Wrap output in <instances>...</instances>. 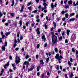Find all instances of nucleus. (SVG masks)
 <instances>
[{
    "label": "nucleus",
    "instance_id": "obj_28",
    "mask_svg": "<svg viewBox=\"0 0 78 78\" xmlns=\"http://www.w3.org/2000/svg\"><path fill=\"white\" fill-rule=\"evenodd\" d=\"M72 51L73 53H75V49L74 48H73L72 49Z\"/></svg>",
    "mask_w": 78,
    "mask_h": 78
},
{
    "label": "nucleus",
    "instance_id": "obj_39",
    "mask_svg": "<svg viewBox=\"0 0 78 78\" xmlns=\"http://www.w3.org/2000/svg\"><path fill=\"white\" fill-rule=\"evenodd\" d=\"M16 43H14L13 44V47L14 48H16Z\"/></svg>",
    "mask_w": 78,
    "mask_h": 78
},
{
    "label": "nucleus",
    "instance_id": "obj_35",
    "mask_svg": "<svg viewBox=\"0 0 78 78\" xmlns=\"http://www.w3.org/2000/svg\"><path fill=\"white\" fill-rule=\"evenodd\" d=\"M3 14H2L1 12H0V18H1Z\"/></svg>",
    "mask_w": 78,
    "mask_h": 78
},
{
    "label": "nucleus",
    "instance_id": "obj_48",
    "mask_svg": "<svg viewBox=\"0 0 78 78\" xmlns=\"http://www.w3.org/2000/svg\"><path fill=\"white\" fill-rule=\"evenodd\" d=\"M46 9L45 8V7L44 8H43L41 10V11H44V9Z\"/></svg>",
    "mask_w": 78,
    "mask_h": 78
},
{
    "label": "nucleus",
    "instance_id": "obj_31",
    "mask_svg": "<svg viewBox=\"0 0 78 78\" xmlns=\"http://www.w3.org/2000/svg\"><path fill=\"white\" fill-rule=\"evenodd\" d=\"M66 18H69V16H68V14L66 13L65 15Z\"/></svg>",
    "mask_w": 78,
    "mask_h": 78
},
{
    "label": "nucleus",
    "instance_id": "obj_42",
    "mask_svg": "<svg viewBox=\"0 0 78 78\" xmlns=\"http://www.w3.org/2000/svg\"><path fill=\"white\" fill-rule=\"evenodd\" d=\"M39 75H40V72H38L37 73V76H39Z\"/></svg>",
    "mask_w": 78,
    "mask_h": 78
},
{
    "label": "nucleus",
    "instance_id": "obj_21",
    "mask_svg": "<svg viewBox=\"0 0 78 78\" xmlns=\"http://www.w3.org/2000/svg\"><path fill=\"white\" fill-rule=\"evenodd\" d=\"M70 30H67V32H66V33H67V34L68 36H69V33H70Z\"/></svg>",
    "mask_w": 78,
    "mask_h": 78
},
{
    "label": "nucleus",
    "instance_id": "obj_63",
    "mask_svg": "<svg viewBox=\"0 0 78 78\" xmlns=\"http://www.w3.org/2000/svg\"><path fill=\"white\" fill-rule=\"evenodd\" d=\"M28 9H29V10H31V9L32 8L31 7H28Z\"/></svg>",
    "mask_w": 78,
    "mask_h": 78
},
{
    "label": "nucleus",
    "instance_id": "obj_4",
    "mask_svg": "<svg viewBox=\"0 0 78 78\" xmlns=\"http://www.w3.org/2000/svg\"><path fill=\"white\" fill-rule=\"evenodd\" d=\"M40 29L39 28H38L37 29L36 31H37V34H41V32L39 31Z\"/></svg>",
    "mask_w": 78,
    "mask_h": 78
},
{
    "label": "nucleus",
    "instance_id": "obj_6",
    "mask_svg": "<svg viewBox=\"0 0 78 78\" xmlns=\"http://www.w3.org/2000/svg\"><path fill=\"white\" fill-rule=\"evenodd\" d=\"M9 62H8L7 63V64H5V65L4 66V68L5 69H6V66H9Z\"/></svg>",
    "mask_w": 78,
    "mask_h": 78
},
{
    "label": "nucleus",
    "instance_id": "obj_26",
    "mask_svg": "<svg viewBox=\"0 0 78 78\" xmlns=\"http://www.w3.org/2000/svg\"><path fill=\"white\" fill-rule=\"evenodd\" d=\"M70 78H72V77L73 76V73H71L70 75Z\"/></svg>",
    "mask_w": 78,
    "mask_h": 78
},
{
    "label": "nucleus",
    "instance_id": "obj_46",
    "mask_svg": "<svg viewBox=\"0 0 78 78\" xmlns=\"http://www.w3.org/2000/svg\"><path fill=\"white\" fill-rule=\"evenodd\" d=\"M29 23V22H27L26 23V26H28V24Z\"/></svg>",
    "mask_w": 78,
    "mask_h": 78
},
{
    "label": "nucleus",
    "instance_id": "obj_10",
    "mask_svg": "<svg viewBox=\"0 0 78 78\" xmlns=\"http://www.w3.org/2000/svg\"><path fill=\"white\" fill-rule=\"evenodd\" d=\"M29 64V62H28V61H26L23 63V64H25L27 66H28Z\"/></svg>",
    "mask_w": 78,
    "mask_h": 78
},
{
    "label": "nucleus",
    "instance_id": "obj_38",
    "mask_svg": "<svg viewBox=\"0 0 78 78\" xmlns=\"http://www.w3.org/2000/svg\"><path fill=\"white\" fill-rule=\"evenodd\" d=\"M5 44L4 45V47H6L7 46V42H5Z\"/></svg>",
    "mask_w": 78,
    "mask_h": 78
},
{
    "label": "nucleus",
    "instance_id": "obj_1",
    "mask_svg": "<svg viewBox=\"0 0 78 78\" xmlns=\"http://www.w3.org/2000/svg\"><path fill=\"white\" fill-rule=\"evenodd\" d=\"M51 38L53 44L57 43V37L56 35L52 36Z\"/></svg>",
    "mask_w": 78,
    "mask_h": 78
},
{
    "label": "nucleus",
    "instance_id": "obj_22",
    "mask_svg": "<svg viewBox=\"0 0 78 78\" xmlns=\"http://www.w3.org/2000/svg\"><path fill=\"white\" fill-rule=\"evenodd\" d=\"M68 63L69 66H71V63L70 62V61H68Z\"/></svg>",
    "mask_w": 78,
    "mask_h": 78
},
{
    "label": "nucleus",
    "instance_id": "obj_51",
    "mask_svg": "<svg viewBox=\"0 0 78 78\" xmlns=\"http://www.w3.org/2000/svg\"><path fill=\"white\" fill-rule=\"evenodd\" d=\"M16 69H17V68H16V67H14L13 68V70H16Z\"/></svg>",
    "mask_w": 78,
    "mask_h": 78
},
{
    "label": "nucleus",
    "instance_id": "obj_29",
    "mask_svg": "<svg viewBox=\"0 0 78 78\" xmlns=\"http://www.w3.org/2000/svg\"><path fill=\"white\" fill-rule=\"evenodd\" d=\"M75 15V13H73L70 14V17H72V16H74Z\"/></svg>",
    "mask_w": 78,
    "mask_h": 78
},
{
    "label": "nucleus",
    "instance_id": "obj_11",
    "mask_svg": "<svg viewBox=\"0 0 78 78\" xmlns=\"http://www.w3.org/2000/svg\"><path fill=\"white\" fill-rule=\"evenodd\" d=\"M75 19L74 18H72L69 20V22H73Z\"/></svg>",
    "mask_w": 78,
    "mask_h": 78
},
{
    "label": "nucleus",
    "instance_id": "obj_36",
    "mask_svg": "<svg viewBox=\"0 0 78 78\" xmlns=\"http://www.w3.org/2000/svg\"><path fill=\"white\" fill-rule=\"evenodd\" d=\"M41 78H44V74H43L41 75Z\"/></svg>",
    "mask_w": 78,
    "mask_h": 78
},
{
    "label": "nucleus",
    "instance_id": "obj_3",
    "mask_svg": "<svg viewBox=\"0 0 78 78\" xmlns=\"http://www.w3.org/2000/svg\"><path fill=\"white\" fill-rule=\"evenodd\" d=\"M20 57L18 56L16 57L15 61L16 64H18V63L20 62Z\"/></svg>",
    "mask_w": 78,
    "mask_h": 78
},
{
    "label": "nucleus",
    "instance_id": "obj_7",
    "mask_svg": "<svg viewBox=\"0 0 78 78\" xmlns=\"http://www.w3.org/2000/svg\"><path fill=\"white\" fill-rule=\"evenodd\" d=\"M42 39L44 40V42H45V41H46V38L45 37V35H43L42 37Z\"/></svg>",
    "mask_w": 78,
    "mask_h": 78
},
{
    "label": "nucleus",
    "instance_id": "obj_37",
    "mask_svg": "<svg viewBox=\"0 0 78 78\" xmlns=\"http://www.w3.org/2000/svg\"><path fill=\"white\" fill-rule=\"evenodd\" d=\"M13 24L14 25V27H16V26H17V23H14Z\"/></svg>",
    "mask_w": 78,
    "mask_h": 78
},
{
    "label": "nucleus",
    "instance_id": "obj_45",
    "mask_svg": "<svg viewBox=\"0 0 78 78\" xmlns=\"http://www.w3.org/2000/svg\"><path fill=\"white\" fill-rule=\"evenodd\" d=\"M70 62H73V59H72V58H70Z\"/></svg>",
    "mask_w": 78,
    "mask_h": 78
},
{
    "label": "nucleus",
    "instance_id": "obj_14",
    "mask_svg": "<svg viewBox=\"0 0 78 78\" xmlns=\"http://www.w3.org/2000/svg\"><path fill=\"white\" fill-rule=\"evenodd\" d=\"M51 7L52 9H53V8H54V5H53V3H52L51 4Z\"/></svg>",
    "mask_w": 78,
    "mask_h": 78
},
{
    "label": "nucleus",
    "instance_id": "obj_24",
    "mask_svg": "<svg viewBox=\"0 0 78 78\" xmlns=\"http://www.w3.org/2000/svg\"><path fill=\"white\" fill-rule=\"evenodd\" d=\"M55 51L56 53H58V50L57 48H55Z\"/></svg>",
    "mask_w": 78,
    "mask_h": 78
},
{
    "label": "nucleus",
    "instance_id": "obj_32",
    "mask_svg": "<svg viewBox=\"0 0 78 78\" xmlns=\"http://www.w3.org/2000/svg\"><path fill=\"white\" fill-rule=\"evenodd\" d=\"M58 39H59V41H61V40H62V37H60Z\"/></svg>",
    "mask_w": 78,
    "mask_h": 78
},
{
    "label": "nucleus",
    "instance_id": "obj_30",
    "mask_svg": "<svg viewBox=\"0 0 78 78\" xmlns=\"http://www.w3.org/2000/svg\"><path fill=\"white\" fill-rule=\"evenodd\" d=\"M17 36L18 37H19V35L20 34V32H18L17 33Z\"/></svg>",
    "mask_w": 78,
    "mask_h": 78
},
{
    "label": "nucleus",
    "instance_id": "obj_40",
    "mask_svg": "<svg viewBox=\"0 0 78 78\" xmlns=\"http://www.w3.org/2000/svg\"><path fill=\"white\" fill-rule=\"evenodd\" d=\"M61 29H59L58 30V33H60V32H61Z\"/></svg>",
    "mask_w": 78,
    "mask_h": 78
},
{
    "label": "nucleus",
    "instance_id": "obj_2",
    "mask_svg": "<svg viewBox=\"0 0 78 78\" xmlns=\"http://www.w3.org/2000/svg\"><path fill=\"white\" fill-rule=\"evenodd\" d=\"M55 58H56V59H58L59 63H61V62L60 61H61V58H60L59 57V54L56 55L55 56Z\"/></svg>",
    "mask_w": 78,
    "mask_h": 78
},
{
    "label": "nucleus",
    "instance_id": "obj_64",
    "mask_svg": "<svg viewBox=\"0 0 78 78\" xmlns=\"http://www.w3.org/2000/svg\"><path fill=\"white\" fill-rule=\"evenodd\" d=\"M52 36H55V35H54V32H52L51 33Z\"/></svg>",
    "mask_w": 78,
    "mask_h": 78
},
{
    "label": "nucleus",
    "instance_id": "obj_54",
    "mask_svg": "<svg viewBox=\"0 0 78 78\" xmlns=\"http://www.w3.org/2000/svg\"><path fill=\"white\" fill-rule=\"evenodd\" d=\"M40 53H41L42 55L44 54V51H40Z\"/></svg>",
    "mask_w": 78,
    "mask_h": 78
},
{
    "label": "nucleus",
    "instance_id": "obj_27",
    "mask_svg": "<svg viewBox=\"0 0 78 78\" xmlns=\"http://www.w3.org/2000/svg\"><path fill=\"white\" fill-rule=\"evenodd\" d=\"M31 3H32L31 2V1L29 3H28L27 4V6H30V5L31 4Z\"/></svg>",
    "mask_w": 78,
    "mask_h": 78
},
{
    "label": "nucleus",
    "instance_id": "obj_62",
    "mask_svg": "<svg viewBox=\"0 0 78 78\" xmlns=\"http://www.w3.org/2000/svg\"><path fill=\"white\" fill-rule=\"evenodd\" d=\"M67 2V0H66L65 1H64V3L65 4H66Z\"/></svg>",
    "mask_w": 78,
    "mask_h": 78
},
{
    "label": "nucleus",
    "instance_id": "obj_16",
    "mask_svg": "<svg viewBox=\"0 0 78 78\" xmlns=\"http://www.w3.org/2000/svg\"><path fill=\"white\" fill-rule=\"evenodd\" d=\"M14 13H10V16H12V17H14Z\"/></svg>",
    "mask_w": 78,
    "mask_h": 78
},
{
    "label": "nucleus",
    "instance_id": "obj_23",
    "mask_svg": "<svg viewBox=\"0 0 78 78\" xmlns=\"http://www.w3.org/2000/svg\"><path fill=\"white\" fill-rule=\"evenodd\" d=\"M19 23L20 24V27H21L22 26V20H20V21Z\"/></svg>",
    "mask_w": 78,
    "mask_h": 78
},
{
    "label": "nucleus",
    "instance_id": "obj_47",
    "mask_svg": "<svg viewBox=\"0 0 78 78\" xmlns=\"http://www.w3.org/2000/svg\"><path fill=\"white\" fill-rule=\"evenodd\" d=\"M29 58V56L28 55H27L26 56V59H28V58Z\"/></svg>",
    "mask_w": 78,
    "mask_h": 78
},
{
    "label": "nucleus",
    "instance_id": "obj_5",
    "mask_svg": "<svg viewBox=\"0 0 78 78\" xmlns=\"http://www.w3.org/2000/svg\"><path fill=\"white\" fill-rule=\"evenodd\" d=\"M34 66H33L32 68H30L28 70V72H30V71H32V70H33L34 69Z\"/></svg>",
    "mask_w": 78,
    "mask_h": 78
},
{
    "label": "nucleus",
    "instance_id": "obj_57",
    "mask_svg": "<svg viewBox=\"0 0 78 78\" xmlns=\"http://www.w3.org/2000/svg\"><path fill=\"white\" fill-rule=\"evenodd\" d=\"M9 71L10 72H13V70L11 69H10L9 70Z\"/></svg>",
    "mask_w": 78,
    "mask_h": 78
},
{
    "label": "nucleus",
    "instance_id": "obj_13",
    "mask_svg": "<svg viewBox=\"0 0 78 78\" xmlns=\"http://www.w3.org/2000/svg\"><path fill=\"white\" fill-rule=\"evenodd\" d=\"M43 5L44 6V7H45V9H46V6H47V4L46 3L44 2V3L43 4Z\"/></svg>",
    "mask_w": 78,
    "mask_h": 78
},
{
    "label": "nucleus",
    "instance_id": "obj_8",
    "mask_svg": "<svg viewBox=\"0 0 78 78\" xmlns=\"http://www.w3.org/2000/svg\"><path fill=\"white\" fill-rule=\"evenodd\" d=\"M24 5H23L21 7V10L20 11V12H23V9H24Z\"/></svg>",
    "mask_w": 78,
    "mask_h": 78
},
{
    "label": "nucleus",
    "instance_id": "obj_19",
    "mask_svg": "<svg viewBox=\"0 0 78 78\" xmlns=\"http://www.w3.org/2000/svg\"><path fill=\"white\" fill-rule=\"evenodd\" d=\"M14 5V0H12V3L11 4L12 6H13Z\"/></svg>",
    "mask_w": 78,
    "mask_h": 78
},
{
    "label": "nucleus",
    "instance_id": "obj_60",
    "mask_svg": "<svg viewBox=\"0 0 78 78\" xmlns=\"http://www.w3.org/2000/svg\"><path fill=\"white\" fill-rule=\"evenodd\" d=\"M2 39H3L4 38H5V35H2Z\"/></svg>",
    "mask_w": 78,
    "mask_h": 78
},
{
    "label": "nucleus",
    "instance_id": "obj_61",
    "mask_svg": "<svg viewBox=\"0 0 78 78\" xmlns=\"http://www.w3.org/2000/svg\"><path fill=\"white\" fill-rule=\"evenodd\" d=\"M1 35L3 36V32L2 31H1Z\"/></svg>",
    "mask_w": 78,
    "mask_h": 78
},
{
    "label": "nucleus",
    "instance_id": "obj_53",
    "mask_svg": "<svg viewBox=\"0 0 78 78\" xmlns=\"http://www.w3.org/2000/svg\"><path fill=\"white\" fill-rule=\"evenodd\" d=\"M65 78H67V74H65Z\"/></svg>",
    "mask_w": 78,
    "mask_h": 78
},
{
    "label": "nucleus",
    "instance_id": "obj_44",
    "mask_svg": "<svg viewBox=\"0 0 78 78\" xmlns=\"http://www.w3.org/2000/svg\"><path fill=\"white\" fill-rule=\"evenodd\" d=\"M47 43H46L45 44H44V47H47Z\"/></svg>",
    "mask_w": 78,
    "mask_h": 78
},
{
    "label": "nucleus",
    "instance_id": "obj_17",
    "mask_svg": "<svg viewBox=\"0 0 78 78\" xmlns=\"http://www.w3.org/2000/svg\"><path fill=\"white\" fill-rule=\"evenodd\" d=\"M11 33L10 32H8L7 33H5L6 36H8V35H9V34Z\"/></svg>",
    "mask_w": 78,
    "mask_h": 78
},
{
    "label": "nucleus",
    "instance_id": "obj_41",
    "mask_svg": "<svg viewBox=\"0 0 78 78\" xmlns=\"http://www.w3.org/2000/svg\"><path fill=\"white\" fill-rule=\"evenodd\" d=\"M36 19H39V16H38L37 15L36 16Z\"/></svg>",
    "mask_w": 78,
    "mask_h": 78
},
{
    "label": "nucleus",
    "instance_id": "obj_55",
    "mask_svg": "<svg viewBox=\"0 0 78 78\" xmlns=\"http://www.w3.org/2000/svg\"><path fill=\"white\" fill-rule=\"evenodd\" d=\"M5 25L6 26H8V25H9V24L8 23H6Z\"/></svg>",
    "mask_w": 78,
    "mask_h": 78
},
{
    "label": "nucleus",
    "instance_id": "obj_33",
    "mask_svg": "<svg viewBox=\"0 0 78 78\" xmlns=\"http://www.w3.org/2000/svg\"><path fill=\"white\" fill-rule=\"evenodd\" d=\"M50 58H49V57H48V58H47L46 59V62H48V61H49V59Z\"/></svg>",
    "mask_w": 78,
    "mask_h": 78
},
{
    "label": "nucleus",
    "instance_id": "obj_18",
    "mask_svg": "<svg viewBox=\"0 0 78 78\" xmlns=\"http://www.w3.org/2000/svg\"><path fill=\"white\" fill-rule=\"evenodd\" d=\"M40 68H41V66H38L37 67V70L38 72L39 70V69H40Z\"/></svg>",
    "mask_w": 78,
    "mask_h": 78
},
{
    "label": "nucleus",
    "instance_id": "obj_25",
    "mask_svg": "<svg viewBox=\"0 0 78 78\" xmlns=\"http://www.w3.org/2000/svg\"><path fill=\"white\" fill-rule=\"evenodd\" d=\"M69 8V5H66L65 7V9H68V8Z\"/></svg>",
    "mask_w": 78,
    "mask_h": 78
},
{
    "label": "nucleus",
    "instance_id": "obj_9",
    "mask_svg": "<svg viewBox=\"0 0 78 78\" xmlns=\"http://www.w3.org/2000/svg\"><path fill=\"white\" fill-rule=\"evenodd\" d=\"M1 48L2 51H5V49H6V48L5 46H3Z\"/></svg>",
    "mask_w": 78,
    "mask_h": 78
},
{
    "label": "nucleus",
    "instance_id": "obj_34",
    "mask_svg": "<svg viewBox=\"0 0 78 78\" xmlns=\"http://www.w3.org/2000/svg\"><path fill=\"white\" fill-rule=\"evenodd\" d=\"M40 47V45H39V44H38L37 46V48H39Z\"/></svg>",
    "mask_w": 78,
    "mask_h": 78
},
{
    "label": "nucleus",
    "instance_id": "obj_12",
    "mask_svg": "<svg viewBox=\"0 0 78 78\" xmlns=\"http://www.w3.org/2000/svg\"><path fill=\"white\" fill-rule=\"evenodd\" d=\"M68 4H69V5H72V1L70 0L68 1Z\"/></svg>",
    "mask_w": 78,
    "mask_h": 78
},
{
    "label": "nucleus",
    "instance_id": "obj_58",
    "mask_svg": "<svg viewBox=\"0 0 78 78\" xmlns=\"http://www.w3.org/2000/svg\"><path fill=\"white\" fill-rule=\"evenodd\" d=\"M36 22H40V20L39 19H37V20H36Z\"/></svg>",
    "mask_w": 78,
    "mask_h": 78
},
{
    "label": "nucleus",
    "instance_id": "obj_43",
    "mask_svg": "<svg viewBox=\"0 0 78 78\" xmlns=\"http://www.w3.org/2000/svg\"><path fill=\"white\" fill-rule=\"evenodd\" d=\"M23 39V36H20V41H22Z\"/></svg>",
    "mask_w": 78,
    "mask_h": 78
},
{
    "label": "nucleus",
    "instance_id": "obj_59",
    "mask_svg": "<svg viewBox=\"0 0 78 78\" xmlns=\"http://www.w3.org/2000/svg\"><path fill=\"white\" fill-rule=\"evenodd\" d=\"M9 24V23H11V20H9L8 21V22H7Z\"/></svg>",
    "mask_w": 78,
    "mask_h": 78
},
{
    "label": "nucleus",
    "instance_id": "obj_52",
    "mask_svg": "<svg viewBox=\"0 0 78 78\" xmlns=\"http://www.w3.org/2000/svg\"><path fill=\"white\" fill-rule=\"evenodd\" d=\"M64 12H65L64 11H62L61 13L62 14H64Z\"/></svg>",
    "mask_w": 78,
    "mask_h": 78
},
{
    "label": "nucleus",
    "instance_id": "obj_50",
    "mask_svg": "<svg viewBox=\"0 0 78 78\" xmlns=\"http://www.w3.org/2000/svg\"><path fill=\"white\" fill-rule=\"evenodd\" d=\"M37 11H38L37 10H35V11H34L33 12H34V13H36V12H37Z\"/></svg>",
    "mask_w": 78,
    "mask_h": 78
},
{
    "label": "nucleus",
    "instance_id": "obj_15",
    "mask_svg": "<svg viewBox=\"0 0 78 78\" xmlns=\"http://www.w3.org/2000/svg\"><path fill=\"white\" fill-rule=\"evenodd\" d=\"M43 26L44 27H45V29H46V30H47V28H48V27L46 24H44Z\"/></svg>",
    "mask_w": 78,
    "mask_h": 78
},
{
    "label": "nucleus",
    "instance_id": "obj_20",
    "mask_svg": "<svg viewBox=\"0 0 78 78\" xmlns=\"http://www.w3.org/2000/svg\"><path fill=\"white\" fill-rule=\"evenodd\" d=\"M53 23L55 28H56V23L55 22H53Z\"/></svg>",
    "mask_w": 78,
    "mask_h": 78
},
{
    "label": "nucleus",
    "instance_id": "obj_49",
    "mask_svg": "<svg viewBox=\"0 0 78 78\" xmlns=\"http://www.w3.org/2000/svg\"><path fill=\"white\" fill-rule=\"evenodd\" d=\"M65 43L66 44H67V43H68V40L67 39H66L65 40Z\"/></svg>",
    "mask_w": 78,
    "mask_h": 78
},
{
    "label": "nucleus",
    "instance_id": "obj_56",
    "mask_svg": "<svg viewBox=\"0 0 78 78\" xmlns=\"http://www.w3.org/2000/svg\"><path fill=\"white\" fill-rule=\"evenodd\" d=\"M40 16H41V17H43V16H44V14L43 13H42L41 15H40Z\"/></svg>",
    "mask_w": 78,
    "mask_h": 78
}]
</instances>
